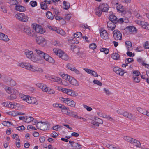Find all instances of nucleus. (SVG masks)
Wrapping results in <instances>:
<instances>
[{
	"label": "nucleus",
	"instance_id": "1",
	"mask_svg": "<svg viewBox=\"0 0 149 149\" xmlns=\"http://www.w3.org/2000/svg\"><path fill=\"white\" fill-rule=\"evenodd\" d=\"M17 66L36 72L41 73L43 72V70L42 68L32 65L30 63H19L17 64Z\"/></svg>",
	"mask_w": 149,
	"mask_h": 149
},
{
	"label": "nucleus",
	"instance_id": "2",
	"mask_svg": "<svg viewBox=\"0 0 149 149\" xmlns=\"http://www.w3.org/2000/svg\"><path fill=\"white\" fill-rule=\"evenodd\" d=\"M24 54L27 58L30 59L34 62L40 63H44V61L40 58H39L38 56H34L32 51L26 49L24 52Z\"/></svg>",
	"mask_w": 149,
	"mask_h": 149
},
{
	"label": "nucleus",
	"instance_id": "3",
	"mask_svg": "<svg viewBox=\"0 0 149 149\" xmlns=\"http://www.w3.org/2000/svg\"><path fill=\"white\" fill-rule=\"evenodd\" d=\"M35 50L36 54L39 56V58L42 59V58H43L45 60L50 63H54V59L48 54L39 49H35Z\"/></svg>",
	"mask_w": 149,
	"mask_h": 149
},
{
	"label": "nucleus",
	"instance_id": "4",
	"mask_svg": "<svg viewBox=\"0 0 149 149\" xmlns=\"http://www.w3.org/2000/svg\"><path fill=\"white\" fill-rule=\"evenodd\" d=\"M19 97L23 100L29 104H38L37 100L35 98L27 96L22 94L19 95Z\"/></svg>",
	"mask_w": 149,
	"mask_h": 149
},
{
	"label": "nucleus",
	"instance_id": "5",
	"mask_svg": "<svg viewBox=\"0 0 149 149\" xmlns=\"http://www.w3.org/2000/svg\"><path fill=\"white\" fill-rule=\"evenodd\" d=\"M53 51L55 54L64 60H67L68 59V57L67 55L64 53L63 51L58 49H54Z\"/></svg>",
	"mask_w": 149,
	"mask_h": 149
},
{
	"label": "nucleus",
	"instance_id": "6",
	"mask_svg": "<svg viewBox=\"0 0 149 149\" xmlns=\"http://www.w3.org/2000/svg\"><path fill=\"white\" fill-rule=\"evenodd\" d=\"M15 17L19 21L23 22H26L28 21V17L24 13H19L16 14Z\"/></svg>",
	"mask_w": 149,
	"mask_h": 149
},
{
	"label": "nucleus",
	"instance_id": "7",
	"mask_svg": "<svg viewBox=\"0 0 149 149\" xmlns=\"http://www.w3.org/2000/svg\"><path fill=\"white\" fill-rule=\"evenodd\" d=\"M36 125V127L37 128L42 130H47L48 124L45 122H39L37 123Z\"/></svg>",
	"mask_w": 149,
	"mask_h": 149
},
{
	"label": "nucleus",
	"instance_id": "8",
	"mask_svg": "<svg viewBox=\"0 0 149 149\" xmlns=\"http://www.w3.org/2000/svg\"><path fill=\"white\" fill-rule=\"evenodd\" d=\"M32 27L36 32L38 33L42 34L45 32V31L43 30L40 25L33 24L32 25Z\"/></svg>",
	"mask_w": 149,
	"mask_h": 149
},
{
	"label": "nucleus",
	"instance_id": "9",
	"mask_svg": "<svg viewBox=\"0 0 149 149\" xmlns=\"http://www.w3.org/2000/svg\"><path fill=\"white\" fill-rule=\"evenodd\" d=\"M61 100L69 106L72 107H74L76 105L75 102L73 100L69 98H64L61 97Z\"/></svg>",
	"mask_w": 149,
	"mask_h": 149
},
{
	"label": "nucleus",
	"instance_id": "10",
	"mask_svg": "<svg viewBox=\"0 0 149 149\" xmlns=\"http://www.w3.org/2000/svg\"><path fill=\"white\" fill-rule=\"evenodd\" d=\"M63 92L66 93L68 95L72 97H76L78 95V93L75 91L70 89L63 88Z\"/></svg>",
	"mask_w": 149,
	"mask_h": 149
},
{
	"label": "nucleus",
	"instance_id": "11",
	"mask_svg": "<svg viewBox=\"0 0 149 149\" xmlns=\"http://www.w3.org/2000/svg\"><path fill=\"white\" fill-rule=\"evenodd\" d=\"M124 117L127 118L130 120H134L136 119V117L134 115L130 113L127 111L123 112L122 115Z\"/></svg>",
	"mask_w": 149,
	"mask_h": 149
},
{
	"label": "nucleus",
	"instance_id": "12",
	"mask_svg": "<svg viewBox=\"0 0 149 149\" xmlns=\"http://www.w3.org/2000/svg\"><path fill=\"white\" fill-rule=\"evenodd\" d=\"M113 35L114 38L115 40H121L122 39V33L119 31L117 30H115L113 31Z\"/></svg>",
	"mask_w": 149,
	"mask_h": 149
},
{
	"label": "nucleus",
	"instance_id": "13",
	"mask_svg": "<svg viewBox=\"0 0 149 149\" xmlns=\"http://www.w3.org/2000/svg\"><path fill=\"white\" fill-rule=\"evenodd\" d=\"M113 71L117 74L121 76H123L124 73L127 72H125L124 70L119 68L118 67H114L113 68Z\"/></svg>",
	"mask_w": 149,
	"mask_h": 149
},
{
	"label": "nucleus",
	"instance_id": "14",
	"mask_svg": "<svg viewBox=\"0 0 149 149\" xmlns=\"http://www.w3.org/2000/svg\"><path fill=\"white\" fill-rule=\"evenodd\" d=\"M48 79L52 81L56 82L58 84H61L62 82L61 78L56 77L50 76L48 77Z\"/></svg>",
	"mask_w": 149,
	"mask_h": 149
},
{
	"label": "nucleus",
	"instance_id": "15",
	"mask_svg": "<svg viewBox=\"0 0 149 149\" xmlns=\"http://www.w3.org/2000/svg\"><path fill=\"white\" fill-rule=\"evenodd\" d=\"M116 23H114L111 21H108L107 23V26L108 30H114L116 27V25L115 24Z\"/></svg>",
	"mask_w": 149,
	"mask_h": 149
},
{
	"label": "nucleus",
	"instance_id": "16",
	"mask_svg": "<svg viewBox=\"0 0 149 149\" xmlns=\"http://www.w3.org/2000/svg\"><path fill=\"white\" fill-rule=\"evenodd\" d=\"M69 143L73 147V149H80L81 148V146L80 145L74 141L70 140L69 141Z\"/></svg>",
	"mask_w": 149,
	"mask_h": 149
},
{
	"label": "nucleus",
	"instance_id": "17",
	"mask_svg": "<svg viewBox=\"0 0 149 149\" xmlns=\"http://www.w3.org/2000/svg\"><path fill=\"white\" fill-rule=\"evenodd\" d=\"M99 8L101 9L103 12H107L109 7L107 4L103 3L99 5Z\"/></svg>",
	"mask_w": 149,
	"mask_h": 149
},
{
	"label": "nucleus",
	"instance_id": "18",
	"mask_svg": "<svg viewBox=\"0 0 149 149\" xmlns=\"http://www.w3.org/2000/svg\"><path fill=\"white\" fill-rule=\"evenodd\" d=\"M100 34L101 37L104 39H107L108 38V33L105 30L101 31L100 32Z\"/></svg>",
	"mask_w": 149,
	"mask_h": 149
},
{
	"label": "nucleus",
	"instance_id": "19",
	"mask_svg": "<svg viewBox=\"0 0 149 149\" xmlns=\"http://www.w3.org/2000/svg\"><path fill=\"white\" fill-rule=\"evenodd\" d=\"M15 9L16 10L20 12H23L26 10V9L25 7L19 4L15 6Z\"/></svg>",
	"mask_w": 149,
	"mask_h": 149
},
{
	"label": "nucleus",
	"instance_id": "20",
	"mask_svg": "<svg viewBox=\"0 0 149 149\" xmlns=\"http://www.w3.org/2000/svg\"><path fill=\"white\" fill-rule=\"evenodd\" d=\"M0 40L5 42H7L9 40V39L7 35L1 32L0 33Z\"/></svg>",
	"mask_w": 149,
	"mask_h": 149
},
{
	"label": "nucleus",
	"instance_id": "21",
	"mask_svg": "<svg viewBox=\"0 0 149 149\" xmlns=\"http://www.w3.org/2000/svg\"><path fill=\"white\" fill-rule=\"evenodd\" d=\"M126 29L131 33H135L137 31L136 28L132 26H129L126 27Z\"/></svg>",
	"mask_w": 149,
	"mask_h": 149
},
{
	"label": "nucleus",
	"instance_id": "22",
	"mask_svg": "<svg viewBox=\"0 0 149 149\" xmlns=\"http://www.w3.org/2000/svg\"><path fill=\"white\" fill-rule=\"evenodd\" d=\"M109 21H111L114 23H117L118 22V18L113 14H111L109 16Z\"/></svg>",
	"mask_w": 149,
	"mask_h": 149
},
{
	"label": "nucleus",
	"instance_id": "23",
	"mask_svg": "<svg viewBox=\"0 0 149 149\" xmlns=\"http://www.w3.org/2000/svg\"><path fill=\"white\" fill-rule=\"evenodd\" d=\"M36 40V42L39 44L45 42V40L44 38L42 36H39L37 37Z\"/></svg>",
	"mask_w": 149,
	"mask_h": 149
},
{
	"label": "nucleus",
	"instance_id": "24",
	"mask_svg": "<svg viewBox=\"0 0 149 149\" xmlns=\"http://www.w3.org/2000/svg\"><path fill=\"white\" fill-rule=\"evenodd\" d=\"M6 92L10 94H15L16 93V91L13 88L8 87L6 89Z\"/></svg>",
	"mask_w": 149,
	"mask_h": 149
},
{
	"label": "nucleus",
	"instance_id": "25",
	"mask_svg": "<svg viewBox=\"0 0 149 149\" xmlns=\"http://www.w3.org/2000/svg\"><path fill=\"white\" fill-rule=\"evenodd\" d=\"M72 85L74 86H79V84L77 82V81L74 78H72L71 77V78L70 79V81H68Z\"/></svg>",
	"mask_w": 149,
	"mask_h": 149
},
{
	"label": "nucleus",
	"instance_id": "26",
	"mask_svg": "<svg viewBox=\"0 0 149 149\" xmlns=\"http://www.w3.org/2000/svg\"><path fill=\"white\" fill-rule=\"evenodd\" d=\"M36 85L38 88H41L43 91H45L46 90V89H45L47 86L43 83H38L36 84Z\"/></svg>",
	"mask_w": 149,
	"mask_h": 149
},
{
	"label": "nucleus",
	"instance_id": "27",
	"mask_svg": "<svg viewBox=\"0 0 149 149\" xmlns=\"http://www.w3.org/2000/svg\"><path fill=\"white\" fill-rule=\"evenodd\" d=\"M125 45L127 50L128 51L131 50L132 49V44L131 42L130 41H126L125 42Z\"/></svg>",
	"mask_w": 149,
	"mask_h": 149
},
{
	"label": "nucleus",
	"instance_id": "28",
	"mask_svg": "<svg viewBox=\"0 0 149 149\" xmlns=\"http://www.w3.org/2000/svg\"><path fill=\"white\" fill-rule=\"evenodd\" d=\"M46 15L47 17L49 19L52 20L54 19V16L52 13L49 11H48L46 12Z\"/></svg>",
	"mask_w": 149,
	"mask_h": 149
},
{
	"label": "nucleus",
	"instance_id": "29",
	"mask_svg": "<svg viewBox=\"0 0 149 149\" xmlns=\"http://www.w3.org/2000/svg\"><path fill=\"white\" fill-rule=\"evenodd\" d=\"M132 141V143H131V144L135 145L137 147H139L141 146L140 142L136 139H133Z\"/></svg>",
	"mask_w": 149,
	"mask_h": 149
},
{
	"label": "nucleus",
	"instance_id": "30",
	"mask_svg": "<svg viewBox=\"0 0 149 149\" xmlns=\"http://www.w3.org/2000/svg\"><path fill=\"white\" fill-rule=\"evenodd\" d=\"M111 57L113 59L118 60L120 58L119 54L117 53H114L112 54Z\"/></svg>",
	"mask_w": 149,
	"mask_h": 149
},
{
	"label": "nucleus",
	"instance_id": "31",
	"mask_svg": "<svg viewBox=\"0 0 149 149\" xmlns=\"http://www.w3.org/2000/svg\"><path fill=\"white\" fill-rule=\"evenodd\" d=\"M116 6L117 10L122 12L123 11V6L121 5L120 4H118V3H116Z\"/></svg>",
	"mask_w": 149,
	"mask_h": 149
},
{
	"label": "nucleus",
	"instance_id": "32",
	"mask_svg": "<svg viewBox=\"0 0 149 149\" xmlns=\"http://www.w3.org/2000/svg\"><path fill=\"white\" fill-rule=\"evenodd\" d=\"M70 7V4L69 3L65 1H63V8L65 9H69Z\"/></svg>",
	"mask_w": 149,
	"mask_h": 149
},
{
	"label": "nucleus",
	"instance_id": "33",
	"mask_svg": "<svg viewBox=\"0 0 149 149\" xmlns=\"http://www.w3.org/2000/svg\"><path fill=\"white\" fill-rule=\"evenodd\" d=\"M102 12V10L99 8V6L96 9V14L98 16L100 17L101 15Z\"/></svg>",
	"mask_w": 149,
	"mask_h": 149
},
{
	"label": "nucleus",
	"instance_id": "34",
	"mask_svg": "<svg viewBox=\"0 0 149 149\" xmlns=\"http://www.w3.org/2000/svg\"><path fill=\"white\" fill-rule=\"evenodd\" d=\"M123 139L126 141H128L130 143H132V140L133 138L127 136H124Z\"/></svg>",
	"mask_w": 149,
	"mask_h": 149
},
{
	"label": "nucleus",
	"instance_id": "35",
	"mask_svg": "<svg viewBox=\"0 0 149 149\" xmlns=\"http://www.w3.org/2000/svg\"><path fill=\"white\" fill-rule=\"evenodd\" d=\"M46 4V3H45L44 2L41 3L40 4L41 8L43 9L47 10L48 8Z\"/></svg>",
	"mask_w": 149,
	"mask_h": 149
},
{
	"label": "nucleus",
	"instance_id": "36",
	"mask_svg": "<svg viewBox=\"0 0 149 149\" xmlns=\"http://www.w3.org/2000/svg\"><path fill=\"white\" fill-rule=\"evenodd\" d=\"M74 37L75 38H79L82 36V33L81 32H78L76 33H74L73 35Z\"/></svg>",
	"mask_w": 149,
	"mask_h": 149
},
{
	"label": "nucleus",
	"instance_id": "37",
	"mask_svg": "<svg viewBox=\"0 0 149 149\" xmlns=\"http://www.w3.org/2000/svg\"><path fill=\"white\" fill-rule=\"evenodd\" d=\"M27 35L30 36L34 37L36 36L35 32L31 28V31L27 33Z\"/></svg>",
	"mask_w": 149,
	"mask_h": 149
},
{
	"label": "nucleus",
	"instance_id": "38",
	"mask_svg": "<svg viewBox=\"0 0 149 149\" xmlns=\"http://www.w3.org/2000/svg\"><path fill=\"white\" fill-rule=\"evenodd\" d=\"M64 79L68 81H70V79L71 78V77L67 74H65L62 77Z\"/></svg>",
	"mask_w": 149,
	"mask_h": 149
},
{
	"label": "nucleus",
	"instance_id": "39",
	"mask_svg": "<svg viewBox=\"0 0 149 149\" xmlns=\"http://www.w3.org/2000/svg\"><path fill=\"white\" fill-rule=\"evenodd\" d=\"M23 29V31L24 32L27 34V33H29V31H31V28L27 26H26L24 27Z\"/></svg>",
	"mask_w": 149,
	"mask_h": 149
},
{
	"label": "nucleus",
	"instance_id": "40",
	"mask_svg": "<svg viewBox=\"0 0 149 149\" xmlns=\"http://www.w3.org/2000/svg\"><path fill=\"white\" fill-rule=\"evenodd\" d=\"M16 83L15 81L11 79L10 81L8 82V85L11 86H14L16 85Z\"/></svg>",
	"mask_w": 149,
	"mask_h": 149
},
{
	"label": "nucleus",
	"instance_id": "41",
	"mask_svg": "<svg viewBox=\"0 0 149 149\" xmlns=\"http://www.w3.org/2000/svg\"><path fill=\"white\" fill-rule=\"evenodd\" d=\"M54 30L58 33L62 35H64L65 34V32L62 29L60 30L59 29H56V30Z\"/></svg>",
	"mask_w": 149,
	"mask_h": 149
},
{
	"label": "nucleus",
	"instance_id": "42",
	"mask_svg": "<svg viewBox=\"0 0 149 149\" xmlns=\"http://www.w3.org/2000/svg\"><path fill=\"white\" fill-rule=\"evenodd\" d=\"M100 50L101 52H103L106 54H107L109 52V50L107 48H101L100 49Z\"/></svg>",
	"mask_w": 149,
	"mask_h": 149
},
{
	"label": "nucleus",
	"instance_id": "43",
	"mask_svg": "<svg viewBox=\"0 0 149 149\" xmlns=\"http://www.w3.org/2000/svg\"><path fill=\"white\" fill-rule=\"evenodd\" d=\"M137 111L142 114H146V110L144 109H143L140 107H138L137 109Z\"/></svg>",
	"mask_w": 149,
	"mask_h": 149
},
{
	"label": "nucleus",
	"instance_id": "44",
	"mask_svg": "<svg viewBox=\"0 0 149 149\" xmlns=\"http://www.w3.org/2000/svg\"><path fill=\"white\" fill-rule=\"evenodd\" d=\"M34 120V118L32 117H28L26 116L25 119V122L29 123Z\"/></svg>",
	"mask_w": 149,
	"mask_h": 149
},
{
	"label": "nucleus",
	"instance_id": "45",
	"mask_svg": "<svg viewBox=\"0 0 149 149\" xmlns=\"http://www.w3.org/2000/svg\"><path fill=\"white\" fill-rule=\"evenodd\" d=\"M66 67L68 69H70L71 71H72L73 69H74V66L72 64L68 63L67 64Z\"/></svg>",
	"mask_w": 149,
	"mask_h": 149
},
{
	"label": "nucleus",
	"instance_id": "46",
	"mask_svg": "<svg viewBox=\"0 0 149 149\" xmlns=\"http://www.w3.org/2000/svg\"><path fill=\"white\" fill-rule=\"evenodd\" d=\"M134 61V59L133 58H128L126 59L125 60V63L128 64L130 63L133 62Z\"/></svg>",
	"mask_w": 149,
	"mask_h": 149
},
{
	"label": "nucleus",
	"instance_id": "47",
	"mask_svg": "<svg viewBox=\"0 0 149 149\" xmlns=\"http://www.w3.org/2000/svg\"><path fill=\"white\" fill-rule=\"evenodd\" d=\"M133 79L135 82L136 83H139L140 82V79L139 77L138 76H133Z\"/></svg>",
	"mask_w": 149,
	"mask_h": 149
},
{
	"label": "nucleus",
	"instance_id": "48",
	"mask_svg": "<svg viewBox=\"0 0 149 149\" xmlns=\"http://www.w3.org/2000/svg\"><path fill=\"white\" fill-rule=\"evenodd\" d=\"M132 74L133 75V76L138 77L140 74V73L138 71L134 70Z\"/></svg>",
	"mask_w": 149,
	"mask_h": 149
},
{
	"label": "nucleus",
	"instance_id": "49",
	"mask_svg": "<svg viewBox=\"0 0 149 149\" xmlns=\"http://www.w3.org/2000/svg\"><path fill=\"white\" fill-rule=\"evenodd\" d=\"M93 82L94 84L98 85L99 86H101L102 85V83L97 80H94Z\"/></svg>",
	"mask_w": 149,
	"mask_h": 149
},
{
	"label": "nucleus",
	"instance_id": "50",
	"mask_svg": "<svg viewBox=\"0 0 149 149\" xmlns=\"http://www.w3.org/2000/svg\"><path fill=\"white\" fill-rule=\"evenodd\" d=\"M95 120L97 122L99 125V124H102L103 123V121L102 120L99 118H96Z\"/></svg>",
	"mask_w": 149,
	"mask_h": 149
},
{
	"label": "nucleus",
	"instance_id": "51",
	"mask_svg": "<svg viewBox=\"0 0 149 149\" xmlns=\"http://www.w3.org/2000/svg\"><path fill=\"white\" fill-rule=\"evenodd\" d=\"M148 24L147 22L142 21L141 26L143 28L146 29Z\"/></svg>",
	"mask_w": 149,
	"mask_h": 149
},
{
	"label": "nucleus",
	"instance_id": "52",
	"mask_svg": "<svg viewBox=\"0 0 149 149\" xmlns=\"http://www.w3.org/2000/svg\"><path fill=\"white\" fill-rule=\"evenodd\" d=\"M103 90L107 95H109L111 94V92L108 89L106 88H104Z\"/></svg>",
	"mask_w": 149,
	"mask_h": 149
},
{
	"label": "nucleus",
	"instance_id": "53",
	"mask_svg": "<svg viewBox=\"0 0 149 149\" xmlns=\"http://www.w3.org/2000/svg\"><path fill=\"white\" fill-rule=\"evenodd\" d=\"M30 4L32 7H34L37 5V3L35 1H32L30 2Z\"/></svg>",
	"mask_w": 149,
	"mask_h": 149
},
{
	"label": "nucleus",
	"instance_id": "54",
	"mask_svg": "<svg viewBox=\"0 0 149 149\" xmlns=\"http://www.w3.org/2000/svg\"><path fill=\"white\" fill-rule=\"evenodd\" d=\"M96 47L97 46L94 43L91 44L89 45L90 48L92 49L93 50H94V49L96 48Z\"/></svg>",
	"mask_w": 149,
	"mask_h": 149
},
{
	"label": "nucleus",
	"instance_id": "55",
	"mask_svg": "<svg viewBox=\"0 0 149 149\" xmlns=\"http://www.w3.org/2000/svg\"><path fill=\"white\" fill-rule=\"evenodd\" d=\"M13 138L17 140V141L18 140L19 141V136L17 134H14L13 135Z\"/></svg>",
	"mask_w": 149,
	"mask_h": 149
},
{
	"label": "nucleus",
	"instance_id": "56",
	"mask_svg": "<svg viewBox=\"0 0 149 149\" xmlns=\"http://www.w3.org/2000/svg\"><path fill=\"white\" fill-rule=\"evenodd\" d=\"M71 49L73 51L74 50H77V51H79V49L75 47L74 45H71Z\"/></svg>",
	"mask_w": 149,
	"mask_h": 149
},
{
	"label": "nucleus",
	"instance_id": "57",
	"mask_svg": "<svg viewBox=\"0 0 149 149\" xmlns=\"http://www.w3.org/2000/svg\"><path fill=\"white\" fill-rule=\"evenodd\" d=\"M8 114L10 115L15 116L17 115V112L15 111H10L8 113Z\"/></svg>",
	"mask_w": 149,
	"mask_h": 149
},
{
	"label": "nucleus",
	"instance_id": "58",
	"mask_svg": "<svg viewBox=\"0 0 149 149\" xmlns=\"http://www.w3.org/2000/svg\"><path fill=\"white\" fill-rule=\"evenodd\" d=\"M106 118L109 121H114L115 120L113 118L110 116L109 115H107L106 117Z\"/></svg>",
	"mask_w": 149,
	"mask_h": 149
},
{
	"label": "nucleus",
	"instance_id": "59",
	"mask_svg": "<svg viewBox=\"0 0 149 149\" xmlns=\"http://www.w3.org/2000/svg\"><path fill=\"white\" fill-rule=\"evenodd\" d=\"M84 107L88 111H90L92 110V109L90 107L86 105H83Z\"/></svg>",
	"mask_w": 149,
	"mask_h": 149
},
{
	"label": "nucleus",
	"instance_id": "60",
	"mask_svg": "<svg viewBox=\"0 0 149 149\" xmlns=\"http://www.w3.org/2000/svg\"><path fill=\"white\" fill-rule=\"evenodd\" d=\"M91 74V75L93 76L97 77H98V75L97 73L94 71L92 70Z\"/></svg>",
	"mask_w": 149,
	"mask_h": 149
},
{
	"label": "nucleus",
	"instance_id": "61",
	"mask_svg": "<svg viewBox=\"0 0 149 149\" xmlns=\"http://www.w3.org/2000/svg\"><path fill=\"white\" fill-rule=\"evenodd\" d=\"M69 43H71L73 44H77L79 43V42L76 40V38H74L72 40L70 41V42H69Z\"/></svg>",
	"mask_w": 149,
	"mask_h": 149
},
{
	"label": "nucleus",
	"instance_id": "62",
	"mask_svg": "<svg viewBox=\"0 0 149 149\" xmlns=\"http://www.w3.org/2000/svg\"><path fill=\"white\" fill-rule=\"evenodd\" d=\"M0 8L2 9V11L4 13H7V9L4 6H1Z\"/></svg>",
	"mask_w": 149,
	"mask_h": 149
},
{
	"label": "nucleus",
	"instance_id": "63",
	"mask_svg": "<svg viewBox=\"0 0 149 149\" xmlns=\"http://www.w3.org/2000/svg\"><path fill=\"white\" fill-rule=\"evenodd\" d=\"M25 129V128L23 125H22L17 127V129L18 130H24Z\"/></svg>",
	"mask_w": 149,
	"mask_h": 149
},
{
	"label": "nucleus",
	"instance_id": "64",
	"mask_svg": "<svg viewBox=\"0 0 149 149\" xmlns=\"http://www.w3.org/2000/svg\"><path fill=\"white\" fill-rule=\"evenodd\" d=\"M145 47L146 49H149V42L146 41L145 42Z\"/></svg>",
	"mask_w": 149,
	"mask_h": 149
}]
</instances>
